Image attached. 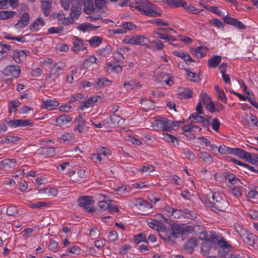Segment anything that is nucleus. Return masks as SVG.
<instances>
[{"mask_svg":"<svg viewBox=\"0 0 258 258\" xmlns=\"http://www.w3.org/2000/svg\"><path fill=\"white\" fill-rule=\"evenodd\" d=\"M180 228L182 230L181 234H188L191 233L194 231V228L191 226H183L180 225Z\"/></svg>","mask_w":258,"mask_h":258,"instance_id":"nucleus-52","label":"nucleus"},{"mask_svg":"<svg viewBox=\"0 0 258 258\" xmlns=\"http://www.w3.org/2000/svg\"><path fill=\"white\" fill-rule=\"evenodd\" d=\"M141 103L146 110H152L155 107L154 102L149 99H144L142 101Z\"/></svg>","mask_w":258,"mask_h":258,"instance_id":"nucleus-42","label":"nucleus"},{"mask_svg":"<svg viewBox=\"0 0 258 258\" xmlns=\"http://www.w3.org/2000/svg\"><path fill=\"white\" fill-rule=\"evenodd\" d=\"M201 100L202 101L203 104L205 106L212 101L209 96L206 93L202 92L200 94Z\"/></svg>","mask_w":258,"mask_h":258,"instance_id":"nucleus-53","label":"nucleus"},{"mask_svg":"<svg viewBox=\"0 0 258 258\" xmlns=\"http://www.w3.org/2000/svg\"><path fill=\"white\" fill-rule=\"evenodd\" d=\"M246 119L248 123H251L252 125H257V119L256 117L252 114H249L246 115Z\"/></svg>","mask_w":258,"mask_h":258,"instance_id":"nucleus-48","label":"nucleus"},{"mask_svg":"<svg viewBox=\"0 0 258 258\" xmlns=\"http://www.w3.org/2000/svg\"><path fill=\"white\" fill-rule=\"evenodd\" d=\"M209 238L211 240L213 244H216L219 246V253L221 256L226 257L230 248V245L224 237L214 231H211Z\"/></svg>","mask_w":258,"mask_h":258,"instance_id":"nucleus-3","label":"nucleus"},{"mask_svg":"<svg viewBox=\"0 0 258 258\" xmlns=\"http://www.w3.org/2000/svg\"><path fill=\"white\" fill-rule=\"evenodd\" d=\"M225 177L227 180H228V184H234L235 183H238L239 184H242V183L240 181V180L238 178H236L235 175L233 174H229L226 173L225 175Z\"/></svg>","mask_w":258,"mask_h":258,"instance_id":"nucleus-38","label":"nucleus"},{"mask_svg":"<svg viewBox=\"0 0 258 258\" xmlns=\"http://www.w3.org/2000/svg\"><path fill=\"white\" fill-rule=\"evenodd\" d=\"M31 122L28 120L18 119L15 120H10L7 122V124L11 127L17 126H27L31 124Z\"/></svg>","mask_w":258,"mask_h":258,"instance_id":"nucleus-24","label":"nucleus"},{"mask_svg":"<svg viewBox=\"0 0 258 258\" xmlns=\"http://www.w3.org/2000/svg\"><path fill=\"white\" fill-rule=\"evenodd\" d=\"M229 150L231 154L244 160L245 161L248 162L251 164H255L256 162L258 163L257 154L248 153L240 148H235Z\"/></svg>","mask_w":258,"mask_h":258,"instance_id":"nucleus-5","label":"nucleus"},{"mask_svg":"<svg viewBox=\"0 0 258 258\" xmlns=\"http://www.w3.org/2000/svg\"><path fill=\"white\" fill-rule=\"evenodd\" d=\"M172 216L175 218H178L182 216H185L188 218H190L191 217H192V216L191 215L189 211L184 212L183 211L177 209H174V211Z\"/></svg>","mask_w":258,"mask_h":258,"instance_id":"nucleus-36","label":"nucleus"},{"mask_svg":"<svg viewBox=\"0 0 258 258\" xmlns=\"http://www.w3.org/2000/svg\"><path fill=\"white\" fill-rule=\"evenodd\" d=\"M105 5L104 0H95V8L96 9V12L103 8Z\"/></svg>","mask_w":258,"mask_h":258,"instance_id":"nucleus-64","label":"nucleus"},{"mask_svg":"<svg viewBox=\"0 0 258 258\" xmlns=\"http://www.w3.org/2000/svg\"><path fill=\"white\" fill-rule=\"evenodd\" d=\"M234 228L237 231V232L240 235L241 237L244 236V235L247 233V230L240 226V225L236 224L234 225Z\"/></svg>","mask_w":258,"mask_h":258,"instance_id":"nucleus-60","label":"nucleus"},{"mask_svg":"<svg viewBox=\"0 0 258 258\" xmlns=\"http://www.w3.org/2000/svg\"><path fill=\"white\" fill-rule=\"evenodd\" d=\"M72 118L70 116L63 114L56 118V125L59 126H62L67 124L72 121Z\"/></svg>","mask_w":258,"mask_h":258,"instance_id":"nucleus-26","label":"nucleus"},{"mask_svg":"<svg viewBox=\"0 0 258 258\" xmlns=\"http://www.w3.org/2000/svg\"><path fill=\"white\" fill-rule=\"evenodd\" d=\"M199 114L198 113H194L189 116L188 119L191 120L192 123H203L205 119Z\"/></svg>","mask_w":258,"mask_h":258,"instance_id":"nucleus-39","label":"nucleus"},{"mask_svg":"<svg viewBox=\"0 0 258 258\" xmlns=\"http://www.w3.org/2000/svg\"><path fill=\"white\" fill-rule=\"evenodd\" d=\"M3 72L6 76H11L15 78H17L20 74V69L17 65H9L4 69Z\"/></svg>","mask_w":258,"mask_h":258,"instance_id":"nucleus-13","label":"nucleus"},{"mask_svg":"<svg viewBox=\"0 0 258 258\" xmlns=\"http://www.w3.org/2000/svg\"><path fill=\"white\" fill-rule=\"evenodd\" d=\"M199 239L203 241L201 244V252L202 254L205 256H208L213 245L211 240L209 238V235L205 232H201Z\"/></svg>","mask_w":258,"mask_h":258,"instance_id":"nucleus-7","label":"nucleus"},{"mask_svg":"<svg viewBox=\"0 0 258 258\" xmlns=\"http://www.w3.org/2000/svg\"><path fill=\"white\" fill-rule=\"evenodd\" d=\"M60 22L63 25L68 26L70 24H73L74 22V20L71 16L70 17H64L62 15Z\"/></svg>","mask_w":258,"mask_h":258,"instance_id":"nucleus-57","label":"nucleus"},{"mask_svg":"<svg viewBox=\"0 0 258 258\" xmlns=\"http://www.w3.org/2000/svg\"><path fill=\"white\" fill-rule=\"evenodd\" d=\"M100 97L98 96L90 97L84 100L80 106V109L83 110L85 108L92 107L98 102Z\"/></svg>","mask_w":258,"mask_h":258,"instance_id":"nucleus-17","label":"nucleus"},{"mask_svg":"<svg viewBox=\"0 0 258 258\" xmlns=\"http://www.w3.org/2000/svg\"><path fill=\"white\" fill-rule=\"evenodd\" d=\"M18 212V210L15 206L11 205L7 210V214L9 216H14Z\"/></svg>","mask_w":258,"mask_h":258,"instance_id":"nucleus-55","label":"nucleus"},{"mask_svg":"<svg viewBox=\"0 0 258 258\" xmlns=\"http://www.w3.org/2000/svg\"><path fill=\"white\" fill-rule=\"evenodd\" d=\"M113 56L115 61L118 62L121 61L124 59L123 55L118 49L113 53Z\"/></svg>","mask_w":258,"mask_h":258,"instance_id":"nucleus-58","label":"nucleus"},{"mask_svg":"<svg viewBox=\"0 0 258 258\" xmlns=\"http://www.w3.org/2000/svg\"><path fill=\"white\" fill-rule=\"evenodd\" d=\"M131 203L135 206L138 207L139 208L143 207L146 208H151L152 205L149 203L147 201L144 200L143 199L139 198L136 199L132 201Z\"/></svg>","mask_w":258,"mask_h":258,"instance_id":"nucleus-30","label":"nucleus"},{"mask_svg":"<svg viewBox=\"0 0 258 258\" xmlns=\"http://www.w3.org/2000/svg\"><path fill=\"white\" fill-rule=\"evenodd\" d=\"M186 75L187 79L190 81L198 82L200 80L199 76L196 73L186 70Z\"/></svg>","mask_w":258,"mask_h":258,"instance_id":"nucleus-45","label":"nucleus"},{"mask_svg":"<svg viewBox=\"0 0 258 258\" xmlns=\"http://www.w3.org/2000/svg\"><path fill=\"white\" fill-rule=\"evenodd\" d=\"M27 55L24 50H15L12 57L16 63H20L26 58Z\"/></svg>","mask_w":258,"mask_h":258,"instance_id":"nucleus-18","label":"nucleus"},{"mask_svg":"<svg viewBox=\"0 0 258 258\" xmlns=\"http://www.w3.org/2000/svg\"><path fill=\"white\" fill-rule=\"evenodd\" d=\"M205 8L208 11L216 14L218 16L223 17L224 15L223 12L221 11L218 7L214 6H207L205 7Z\"/></svg>","mask_w":258,"mask_h":258,"instance_id":"nucleus-43","label":"nucleus"},{"mask_svg":"<svg viewBox=\"0 0 258 258\" xmlns=\"http://www.w3.org/2000/svg\"><path fill=\"white\" fill-rule=\"evenodd\" d=\"M147 223L151 228L158 231L159 234L162 230H164L165 229V225L158 220L151 219L147 221Z\"/></svg>","mask_w":258,"mask_h":258,"instance_id":"nucleus-20","label":"nucleus"},{"mask_svg":"<svg viewBox=\"0 0 258 258\" xmlns=\"http://www.w3.org/2000/svg\"><path fill=\"white\" fill-rule=\"evenodd\" d=\"M72 8L71 10L70 16L74 20L77 19L81 13V7L79 0H72L71 2Z\"/></svg>","mask_w":258,"mask_h":258,"instance_id":"nucleus-12","label":"nucleus"},{"mask_svg":"<svg viewBox=\"0 0 258 258\" xmlns=\"http://www.w3.org/2000/svg\"><path fill=\"white\" fill-rule=\"evenodd\" d=\"M165 3L175 8L180 7H185L186 6V2L183 0H164Z\"/></svg>","mask_w":258,"mask_h":258,"instance_id":"nucleus-32","label":"nucleus"},{"mask_svg":"<svg viewBox=\"0 0 258 258\" xmlns=\"http://www.w3.org/2000/svg\"><path fill=\"white\" fill-rule=\"evenodd\" d=\"M181 232L180 225L179 224H175L171 228L169 229H167L165 225V229L161 230L159 236L165 241L174 243L175 239L180 236Z\"/></svg>","mask_w":258,"mask_h":258,"instance_id":"nucleus-4","label":"nucleus"},{"mask_svg":"<svg viewBox=\"0 0 258 258\" xmlns=\"http://www.w3.org/2000/svg\"><path fill=\"white\" fill-rule=\"evenodd\" d=\"M30 16L28 13H24L22 15L21 19L14 25L16 29L21 30L26 26L29 22Z\"/></svg>","mask_w":258,"mask_h":258,"instance_id":"nucleus-15","label":"nucleus"},{"mask_svg":"<svg viewBox=\"0 0 258 258\" xmlns=\"http://www.w3.org/2000/svg\"><path fill=\"white\" fill-rule=\"evenodd\" d=\"M95 63H97V58L94 56L92 55L84 60L81 68L84 69H87Z\"/></svg>","mask_w":258,"mask_h":258,"instance_id":"nucleus-33","label":"nucleus"},{"mask_svg":"<svg viewBox=\"0 0 258 258\" xmlns=\"http://www.w3.org/2000/svg\"><path fill=\"white\" fill-rule=\"evenodd\" d=\"M102 38L99 36L92 37L88 41L92 46H98L102 41Z\"/></svg>","mask_w":258,"mask_h":258,"instance_id":"nucleus-46","label":"nucleus"},{"mask_svg":"<svg viewBox=\"0 0 258 258\" xmlns=\"http://www.w3.org/2000/svg\"><path fill=\"white\" fill-rule=\"evenodd\" d=\"M16 12L15 11H0V19L6 20L11 18L15 15Z\"/></svg>","mask_w":258,"mask_h":258,"instance_id":"nucleus-40","label":"nucleus"},{"mask_svg":"<svg viewBox=\"0 0 258 258\" xmlns=\"http://www.w3.org/2000/svg\"><path fill=\"white\" fill-rule=\"evenodd\" d=\"M199 157L207 164H211L213 161L212 157L207 152H200Z\"/></svg>","mask_w":258,"mask_h":258,"instance_id":"nucleus-41","label":"nucleus"},{"mask_svg":"<svg viewBox=\"0 0 258 258\" xmlns=\"http://www.w3.org/2000/svg\"><path fill=\"white\" fill-rule=\"evenodd\" d=\"M46 206V203L45 202H37L36 203H30L29 204L28 206L32 209H40L42 207H45Z\"/></svg>","mask_w":258,"mask_h":258,"instance_id":"nucleus-62","label":"nucleus"},{"mask_svg":"<svg viewBox=\"0 0 258 258\" xmlns=\"http://www.w3.org/2000/svg\"><path fill=\"white\" fill-rule=\"evenodd\" d=\"M124 42L127 44L147 46L150 43V39L143 35H137L127 37L124 39Z\"/></svg>","mask_w":258,"mask_h":258,"instance_id":"nucleus-8","label":"nucleus"},{"mask_svg":"<svg viewBox=\"0 0 258 258\" xmlns=\"http://www.w3.org/2000/svg\"><path fill=\"white\" fill-rule=\"evenodd\" d=\"M20 138L17 136H7L4 140H3L1 142L3 144H14L18 141L20 140Z\"/></svg>","mask_w":258,"mask_h":258,"instance_id":"nucleus-44","label":"nucleus"},{"mask_svg":"<svg viewBox=\"0 0 258 258\" xmlns=\"http://www.w3.org/2000/svg\"><path fill=\"white\" fill-rule=\"evenodd\" d=\"M141 172L145 173L146 175L150 174L151 172L154 171V167L151 165H145L141 169Z\"/></svg>","mask_w":258,"mask_h":258,"instance_id":"nucleus-50","label":"nucleus"},{"mask_svg":"<svg viewBox=\"0 0 258 258\" xmlns=\"http://www.w3.org/2000/svg\"><path fill=\"white\" fill-rule=\"evenodd\" d=\"M111 82L110 81L106 79L105 78H99L96 82V84L98 87L100 88L103 87L104 85H108V83Z\"/></svg>","mask_w":258,"mask_h":258,"instance_id":"nucleus-54","label":"nucleus"},{"mask_svg":"<svg viewBox=\"0 0 258 258\" xmlns=\"http://www.w3.org/2000/svg\"><path fill=\"white\" fill-rule=\"evenodd\" d=\"M168 123V119L164 117H160L155 120L152 123V126L155 131L168 132L169 129L170 128Z\"/></svg>","mask_w":258,"mask_h":258,"instance_id":"nucleus-9","label":"nucleus"},{"mask_svg":"<svg viewBox=\"0 0 258 258\" xmlns=\"http://www.w3.org/2000/svg\"><path fill=\"white\" fill-rule=\"evenodd\" d=\"M66 64L63 62L55 63L49 71V73L46 75V78L50 79L51 77L57 78L60 75V72L64 69Z\"/></svg>","mask_w":258,"mask_h":258,"instance_id":"nucleus-10","label":"nucleus"},{"mask_svg":"<svg viewBox=\"0 0 258 258\" xmlns=\"http://www.w3.org/2000/svg\"><path fill=\"white\" fill-rule=\"evenodd\" d=\"M177 92L180 98H189L191 97L192 95V92L188 88L179 87Z\"/></svg>","mask_w":258,"mask_h":258,"instance_id":"nucleus-23","label":"nucleus"},{"mask_svg":"<svg viewBox=\"0 0 258 258\" xmlns=\"http://www.w3.org/2000/svg\"><path fill=\"white\" fill-rule=\"evenodd\" d=\"M228 186L230 189L231 192L235 197L238 198L241 196L242 192L241 184L238 183L232 184L231 183L228 184Z\"/></svg>","mask_w":258,"mask_h":258,"instance_id":"nucleus-22","label":"nucleus"},{"mask_svg":"<svg viewBox=\"0 0 258 258\" xmlns=\"http://www.w3.org/2000/svg\"><path fill=\"white\" fill-rule=\"evenodd\" d=\"M98 27H94L90 23H83L80 24L78 26V29L82 31L85 32L88 31V30H92L94 28H97Z\"/></svg>","mask_w":258,"mask_h":258,"instance_id":"nucleus-47","label":"nucleus"},{"mask_svg":"<svg viewBox=\"0 0 258 258\" xmlns=\"http://www.w3.org/2000/svg\"><path fill=\"white\" fill-rule=\"evenodd\" d=\"M69 175L72 177V179L75 182H78L82 180L86 176V171L84 169H80L77 173L75 171H72L68 173Z\"/></svg>","mask_w":258,"mask_h":258,"instance_id":"nucleus-16","label":"nucleus"},{"mask_svg":"<svg viewBox=\"0 0 258 258\" xmlns=\"http://www.w3.org/2000/svg\"><path fill=\"white\" fill-rule=\"evenodd\" d=\"M198 243V239L196 237H191L185 243L184 247L188 252H192Z\"/></svg>","mask_w":258,"mask_h":258,"instance_id":"nucleus-25","label":"nucleus"},{"mask_svg":"<svg viewBox=\"0 0 258 258\" xmlns=\"http://www.w3.org/2000/svg\"><path fill=\"white\" fill-rule=\"evenodd\" d=\"M158 79L160 82H164L168 85H171L173 83V77L169 74L165 73H161L159 74Z\"/></svg>","mask_w":258,"mask_h":258,"instance_id":"nucleus-27","label":"nucleus"},{"mask_svg":"<svg viewBox=\"0 0 258 258\" xmlns=\"http://www.w3.org/2000/svg\"><path fill=\"white\" fill-rule=\"evenodd\" d=\"M190 51L192 55L200 58L206 55V48L205 47L200 46L195 48L190 49Z\"/></svg>","mask_w":258,"mask_h":258,"instance_id":"nucleus-28","label":"nucleus"},{"mask_svg":"<svg viewBox=\"0 0 258 258\" xmlns=\"http://www.w3.org/2000/svg\"><path fill=\"white\" fill-rule=\"evenodd\" d=\"M64 27L59 26L57 27H52L48 29V32L49 34H58L63 31Z\"/></svg>","mask_w":258,"mask_h":258,"instance_id":"nucleus-51","label":"nucleus"},{"mask_svg":"<svg viewBox=\"0 0 258 258\" xmlns=\"http://www.w3.org/2000/svg\"><path fill=\"white\" fill-rule=\"evenodd\" d=\"M78 205L82 208H84L85 211L90 213L95 212V209L91 205L94 204L93 197L91 196H83L77 200Z\"/></svg>","mask_w":258,"mask_h":258,"instance_id":"nucleus-6","label":"nucleus"},{"mask_svg":"<svg viewBox=\"0 0 258 258\" xmlns=\"http://www.w3.org/2000/svg\"><path fill=\"white\" fill-rule=\"evenodd\" d=\"M38 193L41 194L43 197L48 196H56L57 194V190L55 188H45L40 189L38 191Z\"/></svg>","mask_w":258,"mask_h":258,"instance_id":"nucleus-29","label":"nucleus"},{"mask_svg":"<svg viewBox=\"0 0 258 258\" xmlns=\"http://www.w3.org/2000/svg\"><path fill=\"white\" fill-rule=\"evenodd\" d=\"M131 9L137 10L141 14L150 17L161 16V11L156 7L152 5L147 0H136L131 5Z\"/></svg>","mask_w":258,"mask_h":258,"instance_id":"nucleus-1","label":"nucleus"},{"mask_svg":"<svg viewBox=\"0 0 258 258\" xmlns=\"http://www.w3.org/2000/svg\"><path fill=\"white\" fill-rule=\"evenodd\" d=\"M45 24L44 20L41 17H38L30 26L29 30L31 32L38 31L40 27L43 26Z\"/></svg>","mask_w":258,"mask_h":258,"instance_id":"nucleus-21","label":"nucleus"},{"mask_svg":"<svg viewBox=\"0 0 258 258\" xmlns=\"http://www.w3.org/2000/svg\"><path fill=\"white\" fill-rule=\"evenodd\" d=\"M110 201H101L99 202L98 206L102 211L107 210Z\"/></svg>","mask_w":258,"mask_h":258,"instance_id":"nucleus-59","label":"nucleus"},{"mask_svg":"<svg viewBox=\"0 0 258 258\" xmlns=\"http://www.w3.org/2000/svg\"><path fill=\"white\" fill-rule=\"evenodd\" d=\"M16 165V160L15 159H6L0 162V169L8 170L14 168Z\"/></svg>","mask_w":258,"mask_h":258,"instance_id":"nucleus-19","label":"nucleus"},{"mask_svg":"<svg viewBox=\"0 0 258 258\" xmlns=\"http://www.w3.org/2000/svg\"><path fill=\"white\" fill-rule=\"evenodd\" d=\"M156 34L158 35V37L161 39L172 41H174L176 40V39L173 37L166 34H163L161 33H156Z\"/></svg>","mask_w":258,"mask_h":258,"instance_id":"nucleus-61","label":"nucleus"},{"mask_svg":"<svg viewBox=\"0 0 258 258\" xmlns=\"http://www.w3.org/2000/svg\"><path fill=\"white\" fill-rule=\"evenodd\" d=\"M181 123L180 121H171L168 120V126L170 127L169 131L168 132H171L172 130H175L179 125V124Z\"/></svg>","mask_w":258,"mask_h":258,"instance_id":"nucleus-63","label":"nucleus"},{"mask_svg":"<svg viewBox=\"0 0 258 258\" xmlns=\"http://www.w3.org/2000/svg\"><path fill=\"white\" fill-rule=\"evenodd\" d=\"M41 9L45 16H47L50 13L51 9V2L49 1H42Z\"/></svg>","mask_w":258,"mask_h":258,"instance_id":"nucleus-31","label":"nucleus"},{"mask_svg":"<svg viewBox=\"0 0 258 258\" xmlns=\"http://www.w3.org/2000/svg\"><path fill=\"white\" fill-rule=\"evenodd\" d=\"M221 57L219 55H213L208 60V64L210 67L215 68L221 62Z\"/></svg>","mask_w":258,"mask_h":258,"instance_id":"nucleus-35","label":"nucleus"},{"mask_svg":"<svg viewBox=\"0 0 258 258\" xmlns=\"http://www.w3.org/2000/svg\"><path fill=\"white\" fill-rule=\"evenodd\" d=\"M122 27L125 29V30H135L137 27L132 22H127L121 24Z\"/></svg>","mask_w":258,"mask_h":258,"instance_id":"nucleus-56","label":"nucleus"},{"mask_svg":"<svg viewBox=\"0 0 258 258\" xmlns=\"http://www.w3.org/2000/svg\"><path fill=\"white\" fill-rule=\"evenodd\" d=\"M241 238L245 244L254 248L258 247V238L253 234L247 232Z\"/></svg>","mask_w":258,"mask_h":258,"instance_id":"nucleus-11","label":"nucleus"},{"mask_svg":"<svg viewBox=\"0 0 258 258\" xmlns=\"http://www.w3.org/2000/svg\"><path fill=\"white\" fill-rule=\"evenodd\" d=\"M207 196L204 202L207 206L211 207L215 213L223 212L228 208V202L222 199L219 194L210 192Z\"/></svg>","mask_w":258,"mask_h":258,"instance_id":"nucleus-2","label":"nucleus"},{"mask_svg":"<svg viewBox=\"0 0 258 258\" xmlns=\"http://www.w3.org/2000/svg\"><path fill=\"white\" fill-rule=\"evenodd\" d=\"M134 241L136 244H138L141 242H147L146 236L143 233H140L134 236Z\"/></svg>","mask_w":258,"mask_h":258,"instance_id":"nucleus-49","label":"nucleus"},{"mask_svg":"<svg viewBox=\"0 0 258 258\" xmlns=\"http://www.w3.org/2000/svg\"><path fill=\"white\" fill-rule=\"evenodd\" d=\"M44 107L47 110H51L55 108L58 103L54 100H47L43 102Z\"/></svg>","mask_w":258,"mask_h":258,"instance_id":"nucleus-37","label":"nucleus"},{"mask_svg":"<svg viewBox=\"0 0 258 258\" xmlns=\"http://www.w3.org/2000/svg\"><path fill=\"white\" fill-rule=\"evenodd\" d=\"M110 120L114 125L117 126L123 125L124 122V119L116 114H113L111 116Z\"/></svg>","mask_w":258,"mask_h":258,"instance_id":"nucleus-34","label":"nucleus"},{"mask_svg":"<svg viewBox=\"0 0 258 258\" xmlns=\"http://www.w3.org/2000/svg\"><path fill=\"white\" fill-rule=\"evenodd\" d=\"M73 46L72 50L75 53H78L81 51H84L86 49L85 44L82 39L78 37L74 36L73 39Z\"/></svg>","mask_w":258,"mask_h":258,"instance_id":"nucleus-14","label":"nucleus"}]
</instances>
